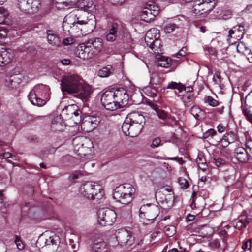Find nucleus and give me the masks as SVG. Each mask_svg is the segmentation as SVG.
I'll return each mask as SVG.
<instances>
[{
	"label": "nucleus",
	"mask_w": 252,
	"mask_h": 252,
	"mask_svg": "<svg viewBox=\"0 0 252 252\" xmlns=\"http://www.w3.org/2000/svg\"><path fill=\"white\" fill-rule=\"evenodd\" d=\"M62 90L69 94H76L75 96L83 101H87L92 93L91 87L83 85L82 80L77 75L63 77L61 81Z\"/></svg>",
	"instance_id": "f257e3e1"
},
{
	"label": "nucleus",
	"mask_w": 252,
	"mask_h": 252,
	"mask_svg": "<svg viewBox=\"0 0 252 252\" xmlns=\"http://www.w3.org/2000/svg\"><path fill=\"white\" fill-rule=\"evenodd\" d=\"M50 88L48 86L38 84L30 92L28 98L32 105L42 106L50 99Z\"/></svg>",
	"instance_id": "f03ea898"
},
{
	"label": "nucleus",
	"mask_w": 252,
	"mask_h": 252,
	"mask_svg": "<svg viewBox=\"0 0 252 252\" xmlns=\"http://www.w3.org/2000/svg\"><path fill=\"white\" fill-rule=\"evenodd\" d=\"M102 189L100 186L94 183L87 182L80 188V192L84 197L88 199H99L102 196Z\"/></svg>",
	"instance_id": "7ed1b4c3"
},
{
	"label": "nucleus",
	"mask_w": 252,
	"mask_h": 252,
	"mask_svg": "<svg viewBox=\"0 0 252 252\" xmlns=\"http://www.w3.org/2000/svg\"><path fill=\"white\" fill-rule=\"evenodd\" d=\"M116 213L109 208H101L98 211V222L103 226H111L116 220Z\"/></svg>",
	"instance_id": "20e7f679"
},
{
	"label": "nucleus",
	"mask_w": 252,
	"mask_h": 252,
	"mask_svg": "<svg viewBox=\"0 0 252 252\" xmlns=\"http://www.w3.org/2000/svg\"><path fill=\"white\" fill-rule=\"evenodd\" d=\"M17 5L21 11L32 14L38 11L41 4L39 0H18Z\"/></svg>",
	"instance_id": "39448f33"
},
{
	"label": "nucleus",
	"mask_w": 252,
	"mask_h": 252,
	"mask_svg": "<svg viewBox=\"0 0 252 252\" xmlns=\"http://www.w3.org/2000/svg\"><path fill=\"white\" fill-rule=\"evenodd\" d=\"M159 12L158 7L153 1H149L145 4L143 10L140 12L142 20L150 22L157 16Z\"/></svg>",
	"instance_id": "423d86ee"
},
{
	"label": "nucleus",
	"mask_w": 252,
	"mask_h": 252,
	"mask_svg": "<svg viewBox=\"0 0 252 252\" xmlns=\"http://www.w3.org/2000/svg\"><path fill=\"white\" fill-rule=\"evenodd\" d=\"M101 102L103 106L108 110L114 111L118 109L117 101L113 91H106L102 95Z\"/></svg>",
	"instance_id": "0eeeda50"
},
{
	"label": "nucleus",
	"mask_w": 252,
	"mask_h": 252,
	"mask_svg": "<svg viewBox=\"0 0 252 252\" xmlns=\"http://www.w3.org/2000/svg\"><path fill=\"white\" fill-rule=\"evenodd\" d=\"M159 214L158 207L155 205L150 206L149 204L143 205L139 209V216L141 218H144L148 220H155Z\"/></svg>",
	"instance_id": "6e6552de"
},
{
	"label": "nucleus",
	"mask_w": 252,
	"mask_h": 252,
	"mask_svg": "<svg viewBox=\"0 0 252 252\" xmlns=\"http://www.w3.org/2000/svg\"><path fill=\"white\" fill-rule=\"evenodd\" d=\"M214 5L215 3H201L195 0L192 7V13L195 16L205 17L213 10Z\"/></svg>",
	"instance_id": "1a4fd4ad"
},
{
	"label": "nucleus",
	"mask_w": 252,
	"mask_h": 252,
	"mask_svg": "<svg viewBox=\"0 0 252 252\" xmlns=\"http://www.w3.org/2000/svg\"><path fill=\"white\" fill-rule=\"evenodd\" d=\"M59 238L56 235H54L46 238L43 236L40 237L36 242V245L39 247L49 248L51 250V252H54L58 246Z\"/></svg>",
	"instance_id": "9d476101"
},
{
	"label": "nucleus",
	"mask_w": 252,
	"mask_h": 252,
	"mask_svg": "<svg viewBox=\"0 0 252 252\" xmlns=\"http://www.w3.org/2000/svg\"><path fill=\"white\" fill-rule=\"evenodd\" d=\"M116 238L121 245H131L134 240L132 232L125 229H118L116 232Z\"/></svg>",
	"instance_id": "9b49d317"
},
{
	"label": "nucleus",
	"mask_w": 252,
	"mask_h": 252,
	"mask_svg": "<svg viewBox=\"0 0 252 252\" xmlns=\"http://www.w3.org/2000/svg\"><path fill=\"white\" fill-rule=\"evenodd\" d=\"M122 26L117 23H113L110 27L106 35V39L108 42H113L120 38L122 32Z\"/></svg>",
	"instance_id": "f8f14e48"
},
{
	"label": "nucleus",
	"mask_w": 252,
	"mask_h": 252,
	"mask_svg": "<svg viewBox=\"0 0 252 252\" xmlns=\"http://www.w3.org/2000/svg\"><path fill=\"white\" fill-rule=\"evenodd\" d=\"M99 121L95 117H86L81 123V128L86 132L92 131L98 125Z\"/></svg>",
	"instance_id": "ddd939ff"
},
{
	"label": "nucleus",
	"mask_w": 252,
	"mask_h": 252,
	"mask_svg": "<svg viewBox=\"0 0 252 252\" xmlns=\"http://www.w3.org/2000/svg\"><path fill=\"white\" fill-rule=\"evenodd\" d=\"M113 92L115 93V99L117 101L118 108L124 107L127 104L129 96L125 89L120 88L113 91Z\"/></svg>",
	"instance_id": "4468645a"
},
{
	"label": "nucleus",
	"mask_w": 252,
	"mask_h": 252,
	"mask_svg": "<svg viewBox=\"0 0 252 252\" xmlns=\"http://www.w3.org/2000/svg\"><path fill=\"white\" fill-rule=\"evenodd\" d=\"M91 139L84 136H78L74 138L72 141L74 151L80 156V149L83 148V145L90 146Z\"/></svg>",
	"instance_id": "2eb2a0df"
},
{
	"label": "nucleus",
	"mask_w": 252,
	"mask_h": 252,
	"mask_svg": "<svg viewBox=\"0 0 252 252\" xmlns=\"http://www.w3.org/2000/svg\"><path fill=\"white\" fill-rule=\"evenodd\" d=\"M13 57L11 49L0 47V66L10 63Z\"/></svg>",
	"instance_id": "dca6fc26"
},
{
	"label": "nucleus",
	"mask_w": 252,
	"mask_h": 252,
	"mask_svg": "<svg viewBox=\"0 0 252 252\" xmlns=\"http://www.w3.org/2000/svg\"><path fill=\"white\" fill-rule=\"evenodd\" d=\"M92 252H108L106 243L101 237L95 238L92 244Z\"/></svg>",
	"instance_id": "f3484780"
},
{
	"label": "nucleus",
	"mask_w": 252,
	"mask_h": 252,
	"mask_svg": "<svg viewBox=\"0 0 252 252\" xmlns=\"http://www.w3.org/2000/svg\"><path fill=\"white\" fill-rule=\"evenodd\" d=\"M24 77L21 75H14L8 77L5 79V85L11 89H16L19 87Z\"/></svg>",
	"instance_id": "a211bd4d"
},
{
	"label": "nucleus",
	"mask_w": 252,
	"mask_h": 252,
	"mask_svg": "<svg viewBox=\"0 0 252 252\" xmlns=\"http://www.w3.org/2000/svg\"><path fill=\"white\" fill-rule=\"evenodd\" d=\"M80 48L81 49L78 53V57L83 60L92 59L97 55L94 51V49L89 46H81Z\"/></svg>",
	"instance_id": "6ab92c4d"
},
{
	"label": "nucleus",
	"mask_w": 252,
	"mask_h": 252,
	"mask_svg": "<svg viewBox=\"0 0 252 252\" xmlns=\"http://www.w3.org/2000/svg\"><path fill=\"white\" fill-rule=\"evenodd\" d=\"M81 12V11H80L79 9L74 10L73 11L70 12L68 15H67L65 17V18L66 19V20H68L70 22H71L72 19L74 18V21L73 23H70L73 25V26H74L76 24H88V22H89V20L86 21L85 20H80L79 16L80 15Z\"/></svg>",
	"instance_id": "aec40b11"
},
{
	"label": "nucleus",
	"mask_w": 252,
	"mask_h": 252,
	"mask_svg": "<svg viewBox=\"0 0 252 252\" xmlns=\"http://www.w3.org/2000/svg\"><path fill=\"white\" fill-rule=\"evenodd\" d=\"M251 155L248 151L243 147H238L234 151V156L241 162H246Z\"/></svg>",
	"instance_id": "412c9836"
},
{
	"label": "nucleus",
	"mask_w": 252,
	"mask_h": 252,
	"mask_svg": "<svg viewBox=\"0 0 252 252\" xmlns=\"http://www.w3.org/2000/svg\"><path fill=\"white\" fill-rule=\"evenodd\" d=\"M126 118V121L133 124H138L142 126L145 123L144 117L137 112H133L128 114Z\"/></svg>",
	"instance_id": "4be33fe9"
},
{
	"label": "nucleus",
	"mask_w": 252,
	"mask_h": 252,
	"mask_svg": "<svg viewBox=\"0 0 252 252\" xmlns=\"http://www.w3.org/2000/svg\"><path fill=\"white\" fill-rule=\"evenodd\" d=\"M115 190L120 191L122 193H125L128 195H130L132 198H133L136 191L135 189L132 185L129 184L121 185L116 187Z\"/></svg>",
	"instance_id": "5701e85b"
},
{
	"label": "nucleus",
	"mask_w": 252,
	"mask_h": 252,
	"mask_svg": "<svg viewBox=\"0 0 252 252\" xmlns=\"http://www.w3.org/2000/svg\"><path fill=\"white\" fill-rule=\"evenodd\" d=\"M113 197L118 202L123 204H127L130 203L133 199L130 195H128L125 193H122L115 190L113 193Z\"/></svg>",
	"instance_id": "b1692460"
},
{
	"label": "nucleus",
	"mask_w": 252,
	"mask_h": 252,
	"mask_svg": "<svg viewBox=\"0 0 252 252\" xmlns=\"http://www.w3.org/2000/svg\"><path fill=\"white\" fill-rule=\"evenodd\" d=\"M47 39L48 43L52 46L59 47L61 45L59 37L51 30L47 31Z\"/></svg>",
	"instance_id": "393cba45"
},
{
	"label": "nucleus",
	"mask_w": 252,
	"mask_h": 252,
	"mask_svg": "<svg viewBox=\"0 0 252 252\" xmlns=\"http://www.w3.org/2000/svg\"><path fill=\"white\" fill-rule=\"evenodd\" d=\"M159 38V31L155 29H151L146 33L145 41L147 45H151L152 40Z\"/></svg>",
	"instance_id": "a878e982"
},
{
	"label": "nucleus",
	"mask_w": 252,
	"mask_h": 252,
	"mask_svg": "<svg viewBox=\"0 0 252 252\" xmlns=\"http://www.w3.org/2000/svg\"><path fill=\"white\" fill-rule=\"evenodd\" d=\"M78 6L81 11L91 12L93 10L94 5L92 0H83L78 4Z\"/></svg>",
	"instance_id": "bb28decb"
},
{
	"label": "nucleus",
	"mask_w": 252,
	"mask_h": 252,
	"mask_svg": "<svg viewBox=\"0 0 252 252\" xmlns=\"http://www.w3.org/2000/svg\"><path fill=\"white\" fill-rule=\"evenodd\" d=\"M61 117H56L52 121L51 128L54 131H61L63 129V124Z\"/></svg>",
	"instance_id": "cd10ccee"
},
{
	"label": "nucleus",
	"mask_w": 252,
	"mask_h": 252,
	"mask_svg": "<svg viewBox=\"0 0 252 252\" xmlns=\"http://www.w3.org/2000/svg\"><path fill=\"white\" fill-rule=\"evenodd\" d=\"M142 128L143 126L140 124L130 123V128L129 129V135H128V136L131 137H136L141 132Z\"/></svg>",
	"instance_id": "c85d7f7f"
},
{
	"label": "nucleus",
	"mask_w": 252,
	"mask_h": 252,
	"mask_svg": "<svg viewBox=\"0 0 252 252\" xmlns=\"http://www.w3.org/2000/svg\"><path fill=\"white\" fill-rule=\"evenodd\" d=\"M89 43L91 45L89 46L94 49V51L97 54L102 47V44L100 38H92L89 40Z\"/></svg>",
	"instance_id": "c756f323"
},
{
	"label": "nucleus",
	"mask_w": 252,
	"mask_h": 252,
	"mask_svg": "<svg viewBox=\"0 0 252 252\" xmlns=\"http://www.w3.org/2000/svg\"><path fill=\"white\" fill-rule=\"evenodd\" d=\"M113 69L111 65H107L100 69L97 71L98 76L104 78L109 76L113 73Z\"/></svg>",
	"instance_id": "7c9ffc66"
},
{
	"label": "nucleus",
	"mask_w": 252,
	"mask_h": 252,
	"mask_svg": "<svg viewBox=\"0 0 252 252\" xmlns=\"http://www.w3.org/2000/svg\"><path fill=\"white\" fill-rule=\"evenodd\" d=\"M158 65L163 68H168L171 65V60L166 57H159L158 60Z\"/></svg>",
	"instance_id": "2f4dec72"
},
{
	"label": "nucleus",
	"mask_w": 252,
	"mask_h": 252,
	"mask_svg": "<svg viewBox=\"0 0 252 252\" xmlns=\"http://www.w3.org/2000/svg\"><path fill=\"white\" fill-rule=\"evenodd\" d=\"M190 112L196 119L200 120L202 119L203 111L198 107L193 106L190 109Z\"/></svg>",
	"instance_id": "473e14b6"
},
{
	"label": "nucleus",
	"mask_w": 252,
	"mask_h": 252,
	"mask_svg": "<svg viewBox=\"0 0 252 252\" xmlns=\"http://www.w3.org/2000/svg\"><path fill=\"white\" fill-rule=\"evenodd\" d=\"M152 107L156 111L159 119L164 120L168 118L167 113H166L165 111L160 109L158 106L156 105H153Z\"/></svg>",
	"instance_id": "72a5a7b5"
},
{
	"label": "nucleus",
	"mask_w": 252,
	"mask_h": 252,
	"mask_svg": "<svg viewBox=\"0 0 252 252\" xmlns=\"http://www.w3.org/2000/svg\"><path fill=\"white\" fill-rule=\"evenodd\" d=\"M248 223L249 220L247 218H239L236 225L234 226L235 228L240 230L243 228L246 227Z\"/></svg>",
	"instance_id": "f704fd0d"
},
{
	"label": "nucleus",
	"mask_w": 252,
	"mask_h": 252,
	"mask_svg": "<svg viewBox=\"0 0 252 252\" xmlns=\"http://www.w3.org/2000/svg\"><path fill=\"white\" fill-rule=\"evenodd\" d=\"M151 45H148L155 53H158L161 51L160 45L161 42L159 38L155 40H152Z\"/></svg>",
	"instance_id": "c9c22d12"
},
{
	"label": "nucleus",
	"mask_w": 252,
	"mask_h": 252,
	"mask_svg": "<svg viewBox=\"0 0 252 252\" xmlns=\"http://www.w3.org/2000/svg\"><path fill=\"white\" fill-rule=\"evenodd\" d=\"M194 99V97L193 95L189 93H186V94H183L182 97V100L186 106H189V103Z\"/></svg>",
	"instance_id": "e433bc0d"
},
{
	"label": "nucleus",
	"mask_w": 252,
	"mask_h": 252,
	"mask_svg": "<svg viewBox=\"0 0 252 252\" xmlns=\"http://www.w3.org/2000/svg\"><path fill=\"white\" fill-rule=\"evenodd\" d=\"M122 130L126 136L129 135V129L130 128V122L126 121V118L122 126Z\"/></svg>",
	"instance_id": "4c0bfd02"
},
{
	"label": "nucleus",
	"mask_w": 252,
	"mask_h": 252,
	"mask_svg": "<svg viewBox=\"0 0 252 252\" xmlns=\"http://www.w3.org/2000/svg\"><path fill=\"white\" fill-rule=\"evenodd\" d=\"M91 146H87L86 145H83V148L80 149L81 152L80 153V156H86L88 154H90L92 150L91 149L93 147V142L91 140Z\"/></svg>",
	"instance_id": "58836bf2"
},
{
	"label": "nucleus",
	"mask_w": 252,
	"mask_h": 252,
	"mask_svg": "<svg viewBox=\"0 0 252 252\" xmlns=\"http://www.w3.org/2000/svg\"><path fill=\"white\" fill-rule=\"evenodd\" d=\"M178 28V27L174 23H170L164 26L163 30L165 32L170 33Z\"/></svg>",
	"instance_id": "ea45409f"
},
{
	"label": "nucleus",
	"mask_w": 252,
	"mask_h": 252,
	"mask_svg": "<svg viewBox=\"0 0 252 252\" xmlns=\"http://www.w3.org/2000/svg\"><path fill=\"white\" fill-rule=\"evenodd\" d=\"M244 27L239 26V28L234 27L232 29H231L229 31L228 36H232L233 34L237 33L238 32L240 33L241 38L242 37L244 34Z\"/></svg>",
	"instance_id": "a19ab883"
},
{
	"label": "nucleus",
	"mask_w": 252,
	"mask_h": 252,
	"mask_svg": "<svg viewBox=\"0 0 252 252\" xmlns=\"http://www.w3.org/2000/svg\"><path fill=\"white\" fill-rule=\"evenodd\" d=\"M183 84L180 83H176L175 82H171L168 83L167 86L168 89H178L179 92L183 91Z\"/></svg>",
	"instance_id": "79ce46f5"
},
{
	"label": "nucleus",
	"mask_w": 252,
	"mask_h": 252,
	"mask_svg": "<svg viewBox=\"0 0 252 252\" xmlns=\"http://www.w3.org/2000/svg\"><path fill=\"white\" fill-rule=\"evenodd\" d=\"M223 138L229 144L234 142L236 139L235 134L232 132L226 133L224 135Z\"/></svg>",
	"instance_id": "37998d69"
},
{
	"label": "nucleus",
	"mask_w": 252,
	"mask_h": 252,
	"mask_svg": "<svg viewBox=\"0 0 252 252\" xmlns=\"http://www.w3.org/2000/svg\"><path fill=\"white\" fill-rule=\"evenodd\" d=\"M8 14V11L5 9L0 7V24L4 23Z\"/></svg>",
	"instance_id": "c03bdc74"
},
{
	"label": "nucleus",
	"mask_w": 252,
	"mask_h": 252,
	"mask_svg": "<svg viewBox=\"0 0 252 252\" xmlns=\"http://www.w3.org/2000/svg\"><path fill=\"white\" fill-rule=\"evenodd\" d=\"M204 102L213 107H215L219 104L218 101L210 96L205 97L204 98Z\"/></svg>",
	"instance_id": "a18cd8bd"
},
{
	"label": "nucleus",
	"mask_w": 252,
	"mask_h": 252,
	"mask_svg": "<svg viewBox=\"0 0 252 252\" xmlns=\"http://www.w3.org/2000/svg\"><path fill=\"white\" fill-rule=\"evenodd\" d=\"M245 104L248 108L252 109V91H251L246 96Z\"/></svg>",
	"instance_id": "49530a36"
},
{
	"label": "nucleus",
	"mask_w": 252,
	"mask_h": 252,
	"mask_svg": "<svg viewBox=\"0 0 252 252\" xmlns=\"http://www.w3.org/2000/svg\"><path fill=\"white\" fill-rule=\"evenodd\" d=\"M196 162L200 168L202 169H205L206 167V161L205 158L202 157H198L196 158Z\"/></svg>",
	"instance_id": "de8ad7c7"
},
{
	"label": "nucleus",
	"mask_w": 252,
	"mask_h": 252,
	"mask_svg": "<svg viewBox=\"0 0 252 252\" xmlns=\"http://www.w3.org/2000/svg\"><path fill=\"white\" fill-rule=\"evenodd\" d=\"M161 145V140L160 138L156 137L154 138L150 146L152 148H156Z\"/></svg>",
	"instance_id": "09e8293b"
},
{
	"label": "nucleus",
	"mask_w": 252,
	"mask_h": 252,
	"mask_svg": "<svg viewBox=\"0 0 252 252\" xmlns=\"http://www.w3.org/2000/svg\"><path fill=\"white\" fill-rule=\"evenodd\" d=\"M15 243L19 250H23L24 248V244L21 241L20 237L18 236H15Z\"/></svg>",
	"instance_id": "8fccbe9b"
},
{
	"label": "nucleus",
	"mask_w": 252,
	"mask_h": 252,
	"mask_svg": "<svg viewBox=\"0 0 252 252\" xmlns=\"http://www.w3.org/2000/svg\"><path fill=\"white\" fill-rule=\"evenodd\" d=\"M216 134V131L214 129H210L203 133V137L204 139L208 138L210 136H213L214 135Z\"/></svg>",
	"instance_id": "3c124183"
},
{
	"label": "nucleus",
	"mask_w": 252,
	"mask_h": 252,
	"mask_svg": "<svg viewBox=\"0 0 252 252\" xmlns=\"http://www.w3.org/2000/svg\"><path fill=\"white\" fill-rule=\"evenodd\" d=\"M213 81L216 84L219 85L221 82V75L219 72L217 71L215 73Z\"/></svg>",
	"instance_id": "603ef678"
},
{
	"label": "nucleus",
	"mask_w": 252,
	"mask_h": 252,
	"mask_svg": "<svg viewBox=\"0 0 252 252\" xmlns=\"http://www.w3.org/2000/svg\"><path fill=\"white\" fill-rule=\"evenodd\" d=\"M243 113L247 118V119L252 123V114L250 113V110H248V108L244 109Z\"/></svg>",
	"instance_id": "864d4df0"
},
{
	"label": "nucleus",
	"mask_w": 252,
	"mask_h": 252,
	"mask_svg": "<svg viewBox=\"0 0 252 252\" xmlns=\"http://www.w3.org/2000/svg\"><path fill=\"white\" fill-rule=\"evenodd\" d=\"M75 41V39L71 37L64 38L63 40V44L65 46H67L73 44Z\"/></svg>",
	"instance_id": "5fc2aeb1"
},
{
	"label": "nucleus",
	"mask_w": 252,
	"mask_h": 252,
	"mask_svg": "<svg viewBox=\"0 0 252 252\" xmlns=\"http://www.w3.org/2000/svg\"><path fill=\"white\" fill-rule=\"evenodd\" d=\"M178 182L182 188L186 189L188 186V183L187 181L182 177H180L178 179Z\"/></svg>",
	"instance_id": "6e6d98bb"
},
{
	"label": "nucleus",
	"mask_w": 252,
	"mask_h": 252,
	"mask_svg": "<svg viewBox=\"0 0 252 252\" xmlns=\"http://www.w3.org/2000/svg\"><path fill=\"white\" fill-rule=\"evenodd\" d=\"M81 111L80 109H78V108L75 109V111H74L72 112V116L71 117H74L76 118H77V121H81Z\"/></svg>",
	"instance_id": "4d7b16f0"
},
{
	"label": "nucleus",
	"mask_w": 252,
	"mask_h": 252,
	"mask_svg": "<svg viewBox=\"0 0 252 252\" xmlns=\"http://www.w3.org/2000/svg\"><path fill=\"white\" fill-rule=\"evenodd\" d=\"M222 17L224 19H227L230 18L232 15V12L230 10H227L223 11L221 13Z\"/></svg>",
	"instance_id": "13d9d810"
},
{
	"label": "nucleus",
	"mask_w": 252,
	"mask_h": 252,
	"mask_svg": "<svg viewBox=\"0 0 252 252\" xmlns=\"http://www.w3.org/2000/svg\"><path fill=\"white\" fill-rule=\"evenodd\" d=\"M246 46L243 42L238 43L237 46V50L239 53H244V50L246 49Z\"/></svg>",
	"instance_id": "bf43d9fd"
},
{
	"label": "nucleus",
	"mask_w": 252,
	"mask_h": 252,
	"mask_svg": "<svg viewBox=\"0 0 252 252\" xmlns=\"http://www.w3.org/2000/svg\"><path fill=\"white\" fill-rule=\"evenodd\" d=\"M7 36V32L5 29L0 30V42L5 39Z\"/></svg>",
	"instance_id": "052dcab7"
},
{
	"label": "nucleus",
	"mask_w": 252,
	"mask_h": 252,
	"mask_svg": "<svg viewBox=\"0 0 252 252\" xmlns=\"http://www.w3.org/2000/svg\"><path fill=\"white\" fill-rule=\"evenodd\" d=\"M252 239H250L248 241L245 242L242 246V248L246 251V250H250L251 247Z\"/></svg>",
	"instance_id": "680f3d73"
},
{
	"label": "nucleus",
	"mask_w": 252,
	"mask_h": 252,
	"mask_svg": "<svg viewBox=\"0 0 252 252\" xmlns=\"http://www.w3.org/2000/svg\"><path fill=\"white\" fill-rule=\"evenodd\" d=\"M247 150L248 151L250 154L252 155V140H247L246 143Z\"/></svg>",
	"instance_id": "e2e57ef3"
},
{
	"label": "nucleus",
	"mask_w": 252,
	"mask_h": 252,
	"mask_svg": "<svg viewBox=\"0 0 252 252\" xmlns=\"http://www.w3.org/2000/svg\"><path fill=\"white\" fill-rule=\"evenodd\" d=\"M77 108V106L76 105H71L68 106L67 107V111L71 115L72 112Z\"/></svg>",
	"instance_id": "0e129e2a"
},
{
	"label": "nucleus",
	"mask_w": 252,
	"mask_h": 252,
	"mask_svg": "<svg viewBox=\"0 0 252 252\" xmlns=\"http://www.w3.org/2000/svg\"><path fill=\"white\" fill-rule=\"evenodd\" d=\"M113 5L121 4L125 1V0H110Z\"/></svg>",
	"instance_id": "69168bd1"
},
{
	"label": "nucleus",
	"mask_w": 252,
	"mask_h": 252,
	"mask_svg": "<svg viewBox=\"0 0 252 252\" xmlns=\"http://www.w3.org/2000/svg\"><path fill=\"white\" fill-rule=\"evenodd\" d=\"M225 129V127L222 124H220L217 126V130L220 133L223 132Z\"/></svg>",
	"instance_id": "338daca9"
},
{
	"label": "nucleus",
	"mask_w": 252,
	"mask_h": 252,
	"mask_svg": "<svg viewBox=\"0 0 252 252\" xmlns=\"http://www.w3.org/2000/svg\"><path fill=\"white\" fill-rule=\"evenodd\" d=\"M0 157L2 158H8L12 157V154L9 152H5L3 154L0 155Z\"/></svg>",
	"instance_id": "774afa93"
}]
</instances>
